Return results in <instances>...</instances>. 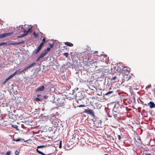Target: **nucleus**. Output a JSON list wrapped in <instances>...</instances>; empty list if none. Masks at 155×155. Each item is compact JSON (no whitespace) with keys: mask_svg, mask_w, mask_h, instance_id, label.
I'll return each instance as SVG.
<instances>
[{"mask_svg":"<svg viewBox=\"0 0 155 155\" xmlns=\"http://www.w3.org/2000/svg\"><path fill=\"white\" fill-rule=\"evenodd\" d=\"M113 91H109V92H108L107 93L105 94V95H108L112 93Z\"/></svg>","mask_w":155,"mask_h":155,"instance_id":"4be33fe9","label":"nucleus"},{"mask_svg":"<svg viewBox=\"0 0 155 155\" xmlns=\"http://www.w3.org/2000/svg\"><path fill=\"white\" fill-rule=\"evenodd\" d=\"M28 66L25 67V68H24V69H23L22 71H23V72L24 71H25L27 69H28Z\"/></svg>","mask_w":155,"mask_h":155,"instance_id":"cd10ccee","label":"nucleus"},{"mask_svg":"<svg viewBox=\"0 0 155 155\" xmlns=\"http://www.w3.org/2000/svg\"><path fill=\"white\" fill-rule=\"evenodd\" d=\"M37 151L38 153L41 154L42 155H45L44 153L41 152L39 151L38 149L37 150Z\"/></svg>","mask_w":155,"mask_h":155,"instance_id":"a211bd4d","label":"nucleus"},{"mask_svg":"<svg viewBox=\"0 0 155 155\" xmlns=\"http://www.w3.org/2000/svg\"><path fill=\"white\" fill-rule=\"evenodd\" d=\"M16 74H15V73L14 72L13 74H11L8 77V78H9V79H10V78H12V77H13V76H14Z\"/></svg>","mask_w":155,"mask_h":155,"instance_id":"dca6fc26","label":"nucleus"},{"mask_svg":"<svg viewBox=\"0 0 155 155\" xmlns=\"http://www.w3.org/2000/svg\"><path fill=\"white\" fill-rule=\"evenodd\" d=\"M85 106V105H80L79 106V107H84Z\"/></svg>","mask_w":155,"mask_h":155,"instance_id":"f704fd0d","label":"nucleus"},{"mask_svg":"<svg viewBox=\"0 0 155 155\" xmlns=\"http://www.w3.org/2000/svg\"><path fill=\"white\" fill-rule=\"evenodd\" d=\"M11 152L10 151H8L5 154V155H10Z\"/></svg>","mask_w":155,"mask_h":155,"instance_id":"c85d7f7f","label":"nucleus"},{"mask_svg":"<svg viewBox=\"0 0 155 155\" xmlns=\"http://www.w3.org/2000/svg\"><path fill=\"white\" fill-rule=\"evenodd\" d=\"M84 112L88 114H93L94 112L93 111L91 110L85 109Z\"/></svg>","mask_w":155,"mask_h":155,"instance_id":"0eeeda50","label":"nucleus"},{"mask_svg":"<svg viewBox=\"0 0 155 155\" xmlns=\"http://www.w3.org/2000/svg\"><path fill=\"white\" fill-rule=\"evenodd\" d=\"M27 35H28V34H27V33H25L24 34L22 35L21 36H17V38H22V37H25V36H26Z\"/></svg>","mask_w":155,"mask_h":155,"instance_id":"4468645a","label":"nucleus"},{"mask_svg":"<svg viewBox=\"0 0 155 155\" xmlns=\"http://www.w3.org/2000/svg\"><path fill=\"white\" fill-rule=\"evenodd\" d=\"M145 105H147V104H145Z\"/></svg>","mask_w":155,"mask_h":155,"instance_id":"a18cd8bd","label":"nucleus"},{"mask_svg":"<svg viewBox=\"0 0 155 155\" xmlns=\"http://www.w3.org/2000/svg\"><path fill=\"white\" fill-rule=\"evenodd\" d=\"M57 105L61 107L63 106L64 104V99L62 98H59L57 100Z\"/></svg>","mask_w":155,"mask_h":155,"instance_id":"f257e3e1","label":"nucleus"},{"mask_svg":"<svg viewBox=\"0 0 155 155\" xmlns=\"http://www.w3.org/2000/svg\"><path fill=\"white\" fill-rule=\"evenodd\" d=\"M43 45H44L43 42H42L41 43V44H40V45H39V46L38 47V49H37V50L36 51V52L35 53V54H37L39 52V51L41 49Z\"/></svg>","mask_w":155,"mask_h":155,"instance_id":"39448f33","label":"nucleus"},{"mask_svg":"<svg viewBox=\"0 0 155 155\" xmlns=\"http://www.w3.org/2000/svg\"><path fill=\"white\" fill-rule=\"evenodd\" d=\"M61 146H62V141H61L60 142V144L59 145V147L61 148Z\"/></svg>","mask_w":155,"mask_h":155,"instance_id":"a878e982","label":"nucleus"},{"mask_svg":"<svg viewBox=\"0 0 155 155\" xmlns=\"http://www.w3.org/2000/svg\"><path fill=\"white\" fill-rule=\"evenodd\" d=\"M47 53V52L45 51L43 53H42L38 57V59L37 60V61H38L39 60L43 58L45 56Z\"/></svg>","mask_w":155,"mask_h":155,"instance_id":"f03ea898","label":"nucleus"},{"mask_svg":"<svg viewBox=\"0 0 155 155\" xmlns=\"http://www.w3.org/2000/svg\"><path fill=\"white\" fill-rule=\"evenodd\" d=\"M147 105L149 106L150 108H153L155 107V104L153 102L150 101L149 103H148L147 104Z\"/></svg>","mask_w":155,"mask_h":155,"instance_id":"20e7f679","label":"nucleus"},{"mask_svg":"<svg viewBox=\"0 0 155 155\" xmlns=\"http://www.w3.org/2000/svg\"><path fill=\"white\" fill-rule=\"evenodd\" d=\"M13 32H11L10 33H3V37L5 38L6 36H9L11 35H12L13 34Z\"/></svg>","mask_w":155,"mask_h":155,"instance_id":"9d476101","label":"nucleus"},{"mask_svg":"<svg viewBox=\"0 0 155 155\" xmlns=\"http://www.w3.org/2000/svg\"><path fill=\"white\" fill-rule=\"evenodd\" d=\"M43 42V44H44V43L45 41V37H44V38H43L42 40Z\"/></svg>","mask_w":155,"mask_h":155,"instance_id":"2f4dec72","label":"nucleus"},{"mask_svg":"<svg viewBox=\"0 0 155 155\" xmlns=\"http://www.w3.org/2000/svg\"><path fill=\"white\" fill-rule=\"evenodd\" d=\"M116 78V77H114L112 78L113 80H115Z\"/></svg>","mask_w":155,"mask_h":155,"instance_id":"58836bf2","label":"nucleus"},{"mask_svg":"<svg viewBox=\"0 0 155 155\" xmlns=\"http://www.w3.org/2000/svg\"><path fill=\"white\" fill-rule=\"evenodd\" d=\"M15 155H19V152L17 150H16L15 152Z\"/></svg>","mask_w":155,"mask_h":155,"instance_id":"bb28decb","label":"nucleus"},{"mask_svg":"<svg viewBox=\"0 0 155 155\" xmlns=\"http://www.w3.org/2000/svg\"><path fill=\"white\" fill-rule=\"evenodd\" d=\"M50 49L51 48H47L46 51L48 52V51H49L50 50Z\"/></svg>","mask_w":155,"mask_h":155,"instance_id":"72a5a7b5","label":"nucleus"},{"mask_svg":"<svg viewBox=\"0 0 155 155\" xmlns=\"http://www.w3.org/2000/svg\"><path fill=\"white\" fill-rule=\"evenodd\" d=\"M17 29L19 32H23L24 29H25L22 27V25H19V27H17Z\"/></svg>","mask_w":155,"mask_h":155,"instance_id":"7ed1b4c3","label":"nucleus"},{"mask_svg":"<svg viewBox=\"0 0 155 155\" xmlns=\"http://www.w3.org/2000/svg\"><path fill=\"white\" fill-rule=\"evenodd\" d=\"M41 96V94H38L37 96Z\"/></svg>","mask_w":155,"mask_h":155,"instance_id":"79ce46f5","label":"nucleus"},{"mask_svg":"<svg viewBox=\"0 0 155 155\" xmlns=\"http://www.w3.org/2000/svg\"><path fill=\"white\" fill-rule=\"evenodd\" d=\"M14 127L15 128H16L18 127H17V126L16 125H15L14 126Z\"/></svg>","mask_w":155,"mask_h":155,"instance_id":"ea45409f","label":"nucleus"},{"mask_svg":"<svg viewBox=\"0 0 155 155\" xmlns=\"http://www.w3.org/2000/svg\"><path fill=\"white\" fill-rule=\"evenodd\" d=\"M35 63H33L31 64H30L28 66V69L30 68L33 67V66H34L35 65Z\"/></svg>","mask_w":155,"mask_h":155,"instance_id":"2eb2a0df","label":"nucleus"},{"mask_svg":"<svg viewBox=\"0 0 155 155\" xmlns=\"http://www.w3.org/2000/svg\"><path fill=\"white\" fill-rule=\"evenodd\" d=\"M44 147V146H38L37 147L38 148H41V147Z\"/></svg>","mask_w":155,"mask_h":155,"instance_id":"c9c22d12","label":"nucleus"},{"mask_svg":"<svg viewBox=\"0 0 155 155\" xmlns=\"http://www.w3.org/2000/svg\"><path fill=\"white\" fill-rule=\"evenodd\" d=\"M146 155H151V154H146Z\"/></svg>","mask_w":155,"mask_h":155,"instance_id":"37998d69","label":"nucleus"},{"mask_svg":"<svg viewBox=\"0 0 155 155\" xmlns=\"http://www.w3.org/2000/svg\"><path fill=\"white\" fill-rule=\"evenodd\" d=\"M151 87V86L150 85H148L146 87V89L147 90L149 88Z\"/></svg>","mask_w":155,"mask_h":155,"instance_id":"b1692460","label":"nucleus"},{"mask_svg":"<svg viewBox=\"0 0 155 155\" xmlns=\"http://www.w3.org/2000/svg\"><path fill=\"white\" fill-rule=\"evenodd\" d=\"M41 118L42 120H46L48 119H50V117L48 116H45L43 115H42Z\"/></svg>","mask_w":155,"mask_h":155,"instance_id":"6e6552de","label":"nucleus"},{"mask_svg":"<svg viewBox=\"0 0 155 155\" xmlns=\"http://www.w3.org/2000/svg\"><path fill=\"white\" fill-rule=\"evenodd\" d=\"M32 28L31 27V28H29L27 31H26L25 29H24L23 32L25 33H27L28 34V33H31L32 32Z\"/></svg>","mask_w":155,"mask_h":155,"instance_id":"1a4fd4ad","label":"nucleus"},{"mask_svg":"<svg viewBox=\"0 0 155 155\" xmlns=\"http://www.w3.org/2000/svg\"><path fill=\"white\" fill-rule=\"evenodd\" d=\"M24 41H21L20 42H15V43H9L8 44V45H18L21 44H22L24 43Z\"/></svg>","mask_w":155,"mask_h":155,"instance_id":"423d86ee","label":"nucleus"},{"mask_svg":"<svg viewBox=\"0 0 155 155\" xmlns=\"http://www.w3.org/2000/svg\"><path fill=\"white\" fill-rule=\"evenodd\" d=\"M53 45H52V44H50V46L51 48H52V47H53Z\"/></svg>","mask_w":155,"mask_h":155,"instance_id":"a19ab883","label":"nucleus"},{"mask_svg":"<svg viewBox=\"0 0 155 155\" xmlns=\"http://www.w3.org/2000/svg\"><path fill=\"white\" fill-rule=\"evenodd\" d=\"M52 98L54 99V100H53L52 101H51L52 102L54 103V102H55V97L54 96V95L52 97Z\"/></svg>","mask_w":155,"mask_h":155,"instance_id":"5701e85b","label":"nucleus"},{"mask_svg":"<svg viewBox=\"0 0 155 155\" xmlns=\"http://www.w3.org/2000/svg\"><path fill=\"white\" fill-rule=\"evenodd\" d=\"M64 44L66 45H67L69 46L72 47L73 46V44L70 42H64Z\"/></svg>","mask_w":155,"mask_h":155,"instance_id":"f8f14e48","label":"nucleus"},{"mask_svg":"<svg viewBox=\"0 0 155 155\" xmlns=\"http://www.w3.org/2000/svg\"><path fill=\"white\" fill-rule=\"evenodd\" d=\"M7 44L6 42H2L0 43V46L4 45Z\"/></svg>","mask_w":155,"mask_h":155,"instance_id":"393cba45","label":"nucleus"},{"mask_svg":"<svg viewBox=\"0 0 155 155\" xmlns=\"http://www.w3.org/2000/svg\"><path fill=\"white\" fill-rule=\"evenodd\" d=\"M104 155H109L106 154H105Z\"/></svg>","mask_w":155,"mask_h":155,"instance_id":"c03bdc74","label":"nucleus"},{"mask_svg":"<svg viewBox=\"0 0 155 155\" xmlns=\"http://www.w3.org/2000/svg\"><path fill=\"white\" fill-rule=\"evenodd\" d=\"M33 34L36 37H38V34L36 33L35 32H34V33H33Z\"/></svg>","mask_w":155,"mask_h":155,"instance_id":"c756f323","label":"nucleus"},{"mask_svg":"<svg viewBox=\"0 0 155 155\" xmlns=\"http://www.w3.org/2000/svg\"><path fill=\"white\" fill-rule=\"evenodd\" d=\"M10 79L8 78L6 79L5 81H4L3 84H5L8 80H9Z\"/></svg>","mask_w":155,"mask_h":155,"instance_id":"412c9836","label":"nucleus"},{"mask_svg":"<svg viewBox=\"0 0 155 155\" xmlns=\"http://www.w3.org/2000/svg\"><path fill=\"white\" fill-rule=\"evenodd\" d=\"M114 117H117V115L116 114H114Z\"/></svg>","mask_w":155,"mask_h":155,"instance_id":"4c0bfd02","label":"nucleus"},{"mask_svg":"<svg viewBox=\"0 0 155 155\" xmlns=\"http://www.w3.org/2000/svg\"><path fill=\"white\" fill-rule=\"evenodd\" d=\"M4 38L3 34H0V39Z\"/></svg>","mask_w":155,"mask_h":155,"instance_id":"7c9ffc66","label":"nucleus"},{"mask_svg":"<svg viewBox=\"0 0 155 155\" xmlns=\"http://www.w3.org/2000/svg\"><path fill=\"white\" fill-rule=\"evenodd\" d=\"M22 72H23V71H20V69H19L18 70L15 71L14 73L16 75L17 74H19L21 73H22Z\"/></svg>","mask_w":155,"mask_h":155,"instance_id":"ddd939ff","label":"nucleus"},{"mask_svg":"<svg viewBox=\"0 0 155 155\" xmlns=\"http://www.w3.org/2000/svg\"><path fill=\"white\" fill-rule=\"evenodd\" d=\"M21 140V138H19L18 139H16V140L13 139V140L14 141H16L18 142V141H20Z\"/></svg>","mask_w":155,"mask_h":155,"instance_id":"aec40b11","label":"nucleus"},{"mask_svg":"<svg viewBox=\"0 0 155 155\" xmlns=\"http://www.w3.org/2000/svg\"><path fill=\"white\" fill-rule=\"evenodd\" d=\"M118 139L119 140H120V135H118Z\"/></svg>","mask_w":155,"mask_h":155,"instance_id":"e433bc0d","label":"nucleus"},{"mask_svg":"<svg viewBox=\"0 0 155 155\" xmlns=\"http://www.w3.org/2000/svg\"><path fill=\"white\" fill-rule=\"evenodd\" d=\"M45 89V87L44 86H42L41 87L38 88L37 90V91H43Z\"/></svg>","mask_w":155,"mask_h":155,"instance_id":"9b49d317","label":"nucleus"},{"mask_svg":"<svg viewBox=\"0 0 155 155\" xmlns=\"http://www.w3.org/2000/svg\"><path fill=\"white\" fill-rule=\"evenodd\" d=\"M16 74H15V73L14 72L13 74H11L8 77V78H9V79H10V78H12V77H13V76H14Z\"/></svg>","mask_w":155,"mask_h":155,"instance_id":"f3484780","label":"nucleus"},{"mask_svg":"<svg viewBox=\"0 0 155 155\" xmlns=\"http://www.w3.org/2000/svg\"><path fill=\"white\" fill-rule=\"evenodd\" d=\"M64 55L66 56V57H67L68 56V54L67 53H64Z\"/></svg>","mask_w":155,"mask_h":155,"instance_id":"473e14b6","label":"nucleus"},{"mask_svg":"<svg viewBox=\"0 0 155 155\" xmlns=\"http://www.w3.org/2000/svg\"><path fill=\"white\" fill-rule=\"evenodd\" d=\"M41 100V99L39 97H36L34 99V100L36 101H39Z\"/></svg>","mask_w":155,"mask_h":155,"instance_id":"6ab92c4d","label":"nucleus"}]
</instances>
